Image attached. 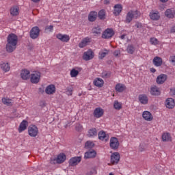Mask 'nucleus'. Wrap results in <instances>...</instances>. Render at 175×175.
<instances>
[{
    "instance_id": "ddd939ff",
    "label": "nucleus",
    "mask_w": 175,
    "mask_h": 175,
    "mask_svg": "<svg viewBox=\"0 0 175 175\" xmlns=\"http://www.w3.org/2000/svg\"><path fill=\"white\" fill-rule=\"evenodd\" d=\"M80 162H81V157H72L69 160V165L70 166H76L77 165H79Z\"/></svg>"
},
{
    "instance_id": "4be33fe9",
    "label": "nucleus",
    "mask_w": 175,
    "mask_h": 175,
    "mask_svg": "<svg viewBox=\"0 0 175 175\" xmlns=\"http://www.w3.org/2000/svg\"><path fill=\"white\" fill-rule=\"evenodd\" d=\"M57 163H64L65 161H66V155L64 153H60L57 155V158L55 159Z\"/></svg>"
},
{
    "instance_id": "13d9d810",
    "label": "nucleus",
    "mask_w": 175,
    "mask_h": 175,
    "mask_svg": "<svg viewBox=\"0 0 175 175\" xmlns=\"http://www.w3.org/2000/svg\"><path fill=\"white\" fill-rule=\"evenodd\" d=\"M150 72H152V73H155L157 72V70H155V68H151Z\"/></svg>"
},
{
    "instance_id": "c03bdc74",
    "label": "nucleus",
    "mask_w": 175,
    "mask_h": 175,
    "mask_svg": "<svg viewBox=\"0 0 175 175\" xmlns=\"http://www.w3.org/2000/svg\"><path fill=\"white\" fill-rule=\"evenodd\" d=\"M85 147L86 148H92V147H94V142H90V141H88L85 144Z\"/></svg>"
},
{
    "instance_id": "8fccbe9b",
    "label": "nucleus",
    "mask_w": 175,
    "mask_h": 175,
    "mask_svg": "<svg viewBox=\"0 0 175 175\" xmlns=\"http://www.w3.org/2000/svg\"><path fill=\"white\" fill-rule=\"evenodd\" d=\"M45 29L46 31H49V32H53V29H54V27L53 25L47 26Z\"/></svg>"
},
{
    "instance_id": "f704fd0d",
    "label": "nucleus",
    "mask_w": 175,
    "mask_h": 175,
    "mask_svg": "<svg viewBox=\"0 0 175 175\" xmlns=\"http://www.w3.org/2000/svg\"><path fill=\"white\" fill-rule=\"evenodd\" d=\"M2 103L3 105H5V106H13V100L10 98H3Z\"/></svg>"
},
{
    "instance_id": "b1692460",
    "label": "nucleus",
    "mask_w": 175,
    "mask_h": 175,
    "mask_svg": "<svg viewBox=\"0 0 175 175\" xmlns=\"http://www.w3.org/2000/svg\"><path fill=\"white\" fill-rule=\"evenodd\" d=\"M126 90V86L122 83H118L115 86V90L116 92H124Z\"/></svg>"
},
{
    "instance_id": "3c124183",
    "label": "nucleus",
    "mask_w": 175,
    "mask_h": 175,
    "mask_svg": "<svg viewBox=\"0 0 175 175\" xmlns=\"http://www.w3.org/2000/svg\"><path fill=\"white\" fill-rule=\"evenodd\" d=\"M120 55H121V51H120V50H116L113 52V55L115 57H120Z\"/></svg>"
},
{
    "instance_id": "603ef678",
    "label": "nucleus",
    "mask_w": 175,
    "mask_h": 175,
    "mask_svg": "<svg viewBox=\"0 0 175 175\" xmlns=\"http://www.w3.org/2000/svg\"><path fill=\"white\" fill-rule=\"evenodd\" d=\"M170 62H172V65H175V55L170 56Z\"/></svg>"
},
{
    "instance_id": "f8f14e48",
    "label": "nucleus",
    "mask_w": 175,
    "mask_h": 175,
    "mask_svg": "<svg viewBox=\"0 0 175 175\" xmlns=\"http://www.w3.org/2000/svg\"><path fill=\"white\" fill-rule=\"evenodd\" d=\"M138 100L141 103V105H148V96H147V94H139L138 96Z\"/></svg>"
},
{
    "instance_id": "f3484780",
    "label": "nucleus",
    "mask_w": 175,
    "mask_h": 175,
    "mask_svg": "<svg viewBox=\"0 0 175 175\" xmlns=\"http://www.w3.org/2000/svg\"><path fill=\"white\" fill-rule=\"evenodd\" d=\"M149 16L151 20H153L154 21H158V20L161 18V15L159 14V12L158 11H152L151 12H150Z\"/></svg>"
},
{
    "instance_id": "c9c22d12",
    "label": "nucleus",
    "mask_w": 175,
    "mask_h": 175,
    "mask_svg": "<svg viewBox=\"0 0 175 175\" xmlns=\"http://www.w3.org/2000/svg\"><path fill=\"white\" fill-rule=\"evenodd\" d=\"M162 140L163 142H172V136L169 133H164L162 135Z\"/></svg>"
},
{
    "instance_id": "7ed1b4c3",
    "label": "nucleus",
    "mask_w": 175,
    "mask_h": 175,
    "mask_svg": "<svg viewBox=\"0 0 175 175\" xmlns=\"http://www.w3.org/2000/svg\"><path fill=\"white\" fill-rule=\"evenodd\" d=\"M28 135L30 137H36L39 135V129L36 125L31 124L28 127Z\"/></svg>"
},
{
    "instance_id": "1a4fd4ad",
    "label": "nucleus",
    "mask_w": 175,
    "mask_h": 175,
    "mask_svg": "<svg viewBox=\"0 0 175 175\" xmlns=\"http://www.w3.org/2000/svg\"><path fill=\"white\" fill-rule=\"evenodd\" d=\"M56 38L59 40H61V42H64L65 43H68V42L70 40V37L68 34L58 33L56 35Z\"/></svg>"
},
{
    "instance_id": "bf43d9fd",
    "label": "nucleus",
    "mask_w": 175,
    "mask_h": 175,
    "mask_svg": "<svg viewBox=\"0 0 175 175\" xmlns=\"http://www.w3.org/2000/svg\"><path fill=\"white\" fill-rule=\"evenodd\" d=\"M34 3H38V2H40V0H31Z\"/></svg>"
},
{
    "instance_id": "4c0bfd02",
    "label": "nucleus",
    "mask_w": 175,
    "mask_h": 175,
    "mask_svg": "<svg viewBox=\"0 0 175 175\" xmlns=\"http://www.w3.org/2000/svg\"><path fill=\"white\" fill-rule=\"evenodd\" d=\"M113 109L115 110H121L122 109V103L118 102V100H115L113 102Z\"/></svg>"
},
{
    "instance_id": "6e6552de",
    "label": "nucleus",
    "mask_w": 175,
    "mask_h": 175,
    "mask_svg": "<svg viewBox=\"0 0 175 175\" xmlns=\"http://www.w3.org/2000/svg\"><path fill=\"white\" fill-rule=\"evenodd\" d=\"M121 158L120 153L118 152H113L111 156V163L113 165H117L120 162V159Z\"/></svg>"
},
{
    "instance_id": "a211bd4d",
    "label": "nucleus",
    "mask_w": 175,
    "mask_h": 175,
    "mask_svg": "<svg viewBox=\"0 0 175 175\" xmlns=\"http://www.w3.org/2000/svg\"><path fill=\"white\" fill-rule=\"evenodd\" d=\"M165 106L167 109H174L175 106V101L174 99L172 98H168L165 100Z\"/></svg>"
},
{
    "instance_id": "412c9836",
    "label": "nucleus",
    "mask_w": 175,
    "mask_h": 175,
    "mask_svg": "<svg viewBox=\"0 0 175 175\" xmlns=\"http://www.w3.org/2000/svg\"><path fill=\"white\" fill-rule=\"evenodd\" d=\"M93 84L96 85V87H98V88H102L105 84V81L100 78H96L93 81Z\"/></svg>"
},
{
    "instance_id": "aec40b11",
    "label": "nucleus",
    "mask_w": 175,
    "mask_h": 175,
    "mask_svg": "<svg viewBox=\"0 0 175 175\" xmlns=\"http://www.w3.org/2000/svg\"><path fill=\"white\" fill-rule=\"evenodd\" d=\"M88 43H91V38L86 37L79 44V47L83 49V47H85V46H88Z\"/></svg>"
},
{
    "instance_id": "72a5a7b5",
    "label": "nucleus",
    "mask_w": 175,
    "mask_h": 175,
    "mask_svg": "<svg viewBox=\"0 0 175 175\" xmlns=\"http://www.w3.org/2000/svg\"><path fill=\"white\" fill-rule=\"evenodd\" d=\"M27 121L26 120H23L19 125L18 127V132L19 133H21V132H24V131H25V129H27Z\"/></svg>"
},
{
    "instance_id": "5fc2aeb1",
    "label": "nucleus",
    "mask_w": 175,
    "mask_h": 175,
    "mask_svg": "<svg viewBox=\"0 0 175 175\" xmlns=\"http://www.w3.org/2000/svg\"><path fill=\"white\" fill-rule=\"evenodd\" d=\"M142 26H143V25H142V23H139V22H137V23H135V27H136L137 28H142Z\"/></svg>"
},
{
    "instance_id": "052dcab7",
    "label": "nucleus",
    "mask_w": 175,
    "mask_h": 175,
    "mask_svg": "<svg viewBox=\"0 0 175 175\" xmlns=\"http://www.w3.org/2000/svg\"><path fill=\"white\" fill-rule=\"evenodd\" d=\"M120 38L121 39H125V35H122L121 36H120Z\"/></svg>"
},
{
    "instance_id": "c756f323",
    "label": "nucleus",
    "mask_w": 175,
    "mask_h": 175,
    "mask_svg": "<svg viewBox=\"0 0 175 175\" xmlns=\"http://www.w3.org/2000/svg\"><path fill=\"white\" fill-rule=\"evenodd\" d=\"M85 159H88L90 158H95L96 157V152L95 150H89L85 153Z\"/></svg>"
},
{
    "instance_id": "f03ea898",
    "label": "nucleus",
    "mask_w": 175,
    "mask_h": 175,
    "mask_svg": "<svg viewBox=\"0 0 175 175\" xmlns=\"http://www.w3.org/2000/svg\"><path fill=\"white\" fill-rule=\"evenodd\" d=\"M137 17H140V12L137 10H131L127 13L126 16L125 23L126 24H129V23L133 20V18H137Z\"/></svg>"
},
{
    "instance_id": "6ab92c4d",
    "label": "nucleus",
    "mask_w": 175,
    "mask_h": 175,
    "mask_svg": "<svg viewBox=\"0 0 175 175\" xmlns=\"http://www.w3.org/2000/svg\"><path fill=\"white\" fill-rule=\"evenodd\" d=\"M167 80V76L164 74H161L157 78V84H163Z\"/></svg>"
},
{
    "instance_id": "2eb2a0df",
    "label": "nucleus",
    "mask_w": 175,
    "mask_h": 175,
    "mask_svg": "<svg viewBox=\"0 0 175 175\" xmlns=\"http://www.w3.org/2000/svg\"><path fill=\"white\" fill-rule=\"evenodd\" d=\"M165 16H167V18H174L175 9L171 8L166 10V11L165 12Z\"/></svg>"
},
{
    "instance_id": "0eeeda50",
    "label": "nucleus",
    "mask_w": 175,
    "mask_h": 175,
    "mask_svg": "<svg viewBox=\"0 0 175 175\" xmlns=\"http://www.w3.org/2000/svg\"><path fill=\"white\" fill-rule=\"evenodd\" d=\"M113 36H114V30L113 29H105L102 35L103 39H110Z\"/></svg>"
},
{
    "instance_id": "bb28decb",
    "label": "nucleus",
    "mask_w": 175,
    "mask_h": 175,
    "mask_svg": "<svg viewBox=\"0 0 175 175\" xmlns=\"http://www.w3.org/2000/svg\"><path fill=\"white\" fill-rule=\"evenodd\" d=\"M29 74V70H23L21 72V77L23 79V80H28V79L30 77Z\"/></svg>"
},
{
    "instance_id": "49530a36",
    "label": "nucleus",
    "mask_w": 175,
    "mask_h": 175,
    "mask_svg": "<svg viewBox=\"0 0 175 175\" xmlns=\"http://www.w3.org/2000/svg\"><path fill=\"white\" fill-rule=\"evenodd\" d=\"M102 77L103 79H109V77H110V72H107L106 71L103 72Z\"/></svg>"
},
{
    "instance_id": "6e6d98bb",
    "label": "nucleus",
    "mask_w": 175,
    "mask_h": 175,
    "mask_svg": "<svg viewBox=\"0 0 175 175\" xmlns=\"http://www.w3.org/2000/svg\"><path fill=\"white\" fill-rule=\"evenodd\" d=\"M170 32L171 33H175V26L171 27Z\"/></svg>"
},
{
    "instance_id": "7c9ffc66",
    "label": "nucleus",
    "mask_w": 175,
    "mask_h": 175,
    "mask_svg": "<svg viewBox=\"0 0 175 175\" xmlns=\"http://www.w3.org/2000/svg\"><path fill=\"white\" fill-rule=\"evenodd\" d=\"M0 68L3 70V72H5V73L7 72H9L10 70V64L9 63H1L0 64Z\"/></svg>"
},
{
    "instance_id": "37998d69",
    "label": "nucleus",
    "mask_w": 175,
    "mask_h": 175,
    "mask_svg": "<svg viewBox=\"0 0 175 175\" xmlns=\"http://www.w3.org/2000/svg\"><path fill=\"white\" fill-rule=\"evenodd\" d=\"M79 75V70L72 69L70 71V76L71 77H77V76Z\"/></svg>"
},
{
    "instance_id": "9b49d317",
    "label": "nucleus",
    "mask_w": 175,
    "mask_h": 175,
    "mask_svg": "<svg viewBox=\"0 0 175 175\" xmlns=\"http://www.w3.org/2000/svg\"><path fill=\"white\" fill-rule=\"evenodd\" d=\"M94 58V52L90 49L83 53V59L84 61H90Z\"/></svg>"
},
{
    "instance_id": "5701e85b",
    "label": "nucleus",
    "mask_w": 175,
    "mask_h": 175,
    "mask_svg": "<svg viewBox=\"0 0 175 175\" xmlns=\"http://www.w3.org/2000/svg\"><path fill=\"white\" fill-rule=\"evenodd\" d=\"M98 139L99 140L107 142L109 140V134H106L105 131H101L98 133Z\"/></svg>"
},
{
    "instance_id": "423d86ee",
    "label": "nucleus",
    "mask_w": 175,
    "mask_h": 175,
    "mask_svg": "<svg viewBox=\"0 0 175 175\" xmlns=\"http://www.w3.org/2000/svg\"><path fill=\"white\" fill-rule=\"evenodd\" d=\"M40 33V29H39V27H34L31 28L30 31V38L31 39H38V38H39Z\"/></svg>"
},
{
    "instance_id": "dca6fc26",
    "label": "nucleus",
    "mask_w": 175,
    "mask_h": 175,
    "mask_svg": "<svg viewBox=\"0 0 175 175\" xmlns=\"http://www.w3.org/2000/svg\"><path fill=\"white\" fill-rule=\"evenodd\" d=\"M10 13L11 16H18L20 14V8L17 5L12 6L10 10Z\"/></svg>"
},
{
    "instance_id": "20e7f679",
    "label": "nucleus",
    "mask_w": 175,
    "mask_h": 175,
    "mask_svg": "<svg viewBox=\"0 0 175 175\" xmlns=\"http://www.w3.org/2000/svg\"><path fill=\"white\" fill-rule=\"evenodd\" d=\"M41 76L42 74L40 73V72L35 71L30 75L31 83H32L33 84H38V83L40 81Z\"/></svg>"
},
{
    "instance_id": "e2e57ef3",
    "label": "nucleus",
    "mask_w": 175,
    "mask_h": 175,
    "mask_svg": "<svg viewBox=\"0 0 175 175\" xmlns=\"http://www.w3.org/2000/svg\"><path fill=\"white\" fill-rule=\"evenodd\" d=\"M109 175H114V174H113V173L111 172V173H109Z\"/></svg>"
},
{
    "instance_id": "a18cd8bd",
    "label": "nucleus",
    "mask_w": 175,
    "mask_h": 175,
    "mask_svg": "<svg viewBox=\"0 0 175 175\" xmlns=\"http://www.w3.org/2000/svg\"><path fill=\"white\" fill-rule=\"evenodd\" d=\"M96 169L95 168H92L90 170H89L87 173L86 175H93V174H96Z\"/></svg>"
},
{
    "instance_id": "e433bc0d",
    "label": "nucleus",
    "mask_w": 175,
    "mask_h": 175,
    "mask_svg": "<svg viewBox=\"0 0 175 175\" xmlns=\"http://www.w3.org/2000/svg\"><path fill=\"white\" fill-rule=\"evenodd\" d=\"M109 54V51L107 49H103V51H100L98 53V58L99 59H103L106 55Z\"/></svg>"
},
{
    "instance_id": "2f4dec72",
    "label": "nucleus",
    "mask_w": 175,
    "mask_h": 175,
    "mask_svg": "<svg viewBox=\"0 0 175 175\" xmlns=\"http://www.w3.org/2000/svg\"><path fill=\"white\" fill-rule=\"evenodd\" d=\"M88 137H96L98 136V131L95 128L90 129L88 132Z\"/></svg>"
},
{
    "instance_id": "864d4df0",
    "label": "nucleus",
    "mask_w": 175,
    "mask_h": 175,
    "mask_svg": "<svg viewBox=\"0 0 175 175\" xmlns=\"http://www.w3.org/2000/svg\"><path fill=\"white\" fill-rule=\"evenodd\" d=\"M170 95H171V96H175V88L170 90Z\"/></svg>"
},
{
    "instance_id": "ea45409f",
    "label": "nucleus",
    "mask_w": 175,
    "mask_h": 175,
    "mask_svg": "<svg viewBox=\"0 0 175 175\" xmlns=\"http://www.w3.org/2000/svg\"><path fill=\"white\" fill-rule=\"evenodd\" d=\"M93 33H96V35H100V32H102V29L99 26L95 27L92 29Z\"/></svg>"
},
{
    "instance_id": "393cba45",
    "label": "nucleus",
    "mask_w": 175,
    "mask_h": 175,
    "mask_svg": "<svg viewBox=\"0 0 175 175\" xmlns=\"http://www.w3.org/2000/svg\"><path fill=\"white\" fill-rule=\"evenodd\" d=\"M45 92L48 95H51L52 94H54V92H55V85H48L46 88Z\"/></svg>"
},
{
    "instance_id": "79ce46f5",
    "label": "nucleus",
    "mask_w": 175,
    "mask_h": 175,
    "mask_svg": "<svg viewBox=\"0 0 175 175\" xmlns=\"http://www.w3.org/2000/svg\"><path fill=\"white\" fill-rule=\"evenodd\" d=\"M105 10H100L98 12V18H100V20H103V18H105Z\"/></svg>"
},
{
    "instance_id": "c85d7f7f",
    "label": "nucleus",
    "mask_w": 175,
    "mask_h": 175,
    "mask_svg": "<svg viewBox=\"0 0 175 175\" xmlns=\"http://www.w3.org/2000/svg\"><path fill=\"white\" fill-rule=\"evenodd\" d=\"M153 64L154 66H161L162 64H163V61L161 57L156 56L153 59Z\"/></svg>"
},
{
    "instance_id": "a878e982",
    "label": "nucleus",
    "mask_w": 175,
    "mask_h": 175,
    "mask_svg": "<svg viewBox=\"0 0 175 175\" xmlns=\"http://www.w3.org/2000/svg\"><path fill=\"white\" fill-rule=\"evenodd\" d=\"M150 92L152 95L154 96H158V95H161V91L159 90V88L157 86H152L150 88Z\"/></svg>"
},
{
    "instance_id": "4d7b16f0",
    "label": "nucleus",
    "mask_w": 175,
    "mask_h": 175,
    "mask_svg": "<svg viewBox=\"0 0 175 175\" xmlns=\"http://www.w3.org/2000/svg\"><path fill=\"white\" fill-rule=\"evenodd\" d=\"M105 5H109L110 3V0H104Z\"/></svg>"
},
{
    "instance_id": "473e14b6",
    "label": "nucleus",
    "mask_w": 175,
    "mask_h": 175,
    "mask_svg": "<svg viewBox=\"0 0 175 175\" xmlns=\"http://www.w3.org/2000/svg\"><path fill=\"white\" fill-rule=\"evenodd\" d=\"M121 12H122V5H121V4L115 5L113 14L118 16Z\"/></svg>"
},
{
    "instance_id": "58836bf2",
    "label": "nucleus",
    "mask_w": 175,
    "mask_h": 175,
    "mask_svg": "<svg viewBox=\"0 0 175 175\" xmlns=\"http://www.w3.org/2000/svg\"><path fill=\"white\" fill-rule=\"evenodd\" d=\"M135 46H133V45L132 44H129L128 45L127 48H126V52L129 54H133V53H135Z\"/></svg>"
},
{
    "instance_id": "39448f33",
    "label": "nucleus",
    "mask_w": 175,
    "mask_h": 175,
    "mask_svg": "<svg viewBox=\"0 0 175 175\" xmlns=\"http://www.w3.org/2000/svg\"><path fill=\"white\" fill-rule=\"evenodd\" d=\"M109 146L112 150H118V147H120V142H118V138L116 137H111Z\"/></svg>"
},
{
    "instance_id": "cd10ccee",
    "label": "nucleus",
    "mask_w": 175,
    "mask_h": 175,
    "mask_svg": "<svg viewBox=\"0 0 175 175\" xmlns=\"http://www.w3.org/2000/svg\"><path fill=\"white\" fill-rule=\"evenodd\" d=\"M96 17H98V12L92 11L88 15V20L92 23L96 20Z\"/></svg>"
},
{
    "instance_id": "9d476101",
    "label": "nucleus",
    "mask_w": 175,
    "mask_h": 175,
    "mask_svg": "<svg viewBox=\"0 0 175 175\" xmlns=\"http://www.w3.org/2000/svg\"><path fill=\"white\" fill-rule=\"evenodd\" d=\"M142 118L145 121L151 122L152 120H154V116H152V113H150L148 111H144L142 113Z\"/></svg>"
},
{
    "instance_id": "de8ad7c7",
    "label": "nucleus",
    "mask_w": 175,
    "mask_h": 175,
    "mask_svg": "<svg viewBox=\"0 0 175 175\" xmlns=\"http://www.w3.org/2000/svg\"><path fill=\"white\" fill-rule=\"evenodd\" d=\"M75 129L78 132H80V131H82V129H83V126L81 124H80V123H78L75 126Z\"/></svg>"
},
{
    "instance_id": "09e8293b",
    "label": "nucleus",
    "mask_w": 175,
    "mask_h": 175,
    "mask_svg": "<svg viewBox=\"0 0 175 175\" xmlns=\"http://www.w3.org/2000/svg\"><path fill=\"white\" fill-rule=\"evenodd\" d=\"M72 92H73V88H67L66 94L68 95V96L72 95Z\"/></svg>"
},
{
    "instance_id": "a19ab883",
    "label": "nucleus",
    "mask_w": 175,
    "mask_h": 175,
    "mask_svg": "<svg viewBox=\"0 0 175 175\" xmlns=\"http://www.w3.org/2000/svg\"><path fill=\"white\" fill-rule=\"evenodd\" d=\"M150 44H152L153 46H157V44L159 43V41H158V39H157L156 38H151L150 39Z\"/></svg>"
},
{
    "instance_id": "680f3d73",
    "label": "nucleus",
    "mask_w": 175,
    "mask_h": 175,
    "mask_svg": "<svg viewBox=\"0 0 175 175\" xmlns=\"http://www.w3.org/2000/svg\"><path fill=\"white\" fill-rule=\"evenodd\" d=\"M161 2H167L169 0H160Z\"/></svg>"
},
{
    "instance_id": "f257e3e1",
    "label": "nucleus",
    "mask_w": 175,
    "mask_h": 175,
    "mask_svg": "<svg viewBox=\"0 0 175 175\" xmlns=\"http://www.w3.org/2000/svg\"><path fill=\"white\" fill-rule=\"evenodd\" d=\"M18 43V37L14 33H10L7 38V44L5 45V50L7 53H13L17 49V44Z\"/></svg>"
},
{
    "instance_id": "4468645a",
    "label": "nucleus",
    "mask_w": 175,
    "mask_h": 175,
    "mask_svg": "<svg viewBox=\"0 0 175 175\" xmlns=\"http://www.w3.org/2000/svg\"><path fill=\"white\" fill-rule=\"evenodd\" d=\"M104 113L105 111H103V109L97 107L94 109L93 114L96 118H100V117L103 116Z\"/></svg>"
}]
</instances>
